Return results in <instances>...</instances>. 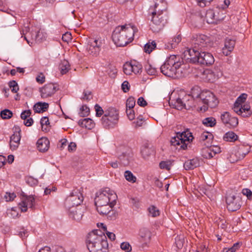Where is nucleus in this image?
I'll list each match as a JSON object with an SVG mask.
<instances>
[{
  "mask_svg": "<svg viewBox=\"0 0 252 252\" xmlns=\"http://www.w3.org/2000/svg\"><path fill=\"white\" fill-rule=\"evenodd\" d=\"M205 18L208 23H216L218 20L217 18H216L215 12L212 9H209L207 11Z\"/></svg>",
  "mask_w": 252,
  "mask_h": 252,
  "instance_id": "34",
  "label": "nucleus"
},
{
  "mask_svg": "<svg viewBox=\"0 0 252 252\" xmlns=\"http://www.w3.org/2000/svg\"><path fill=\"white\" fill-rule=\"evenodd\" d=\"M213 136L211 133L204 131L201 133L200 136V140H208V142H210L213 139Z\"/></svg>",
  "mask_w": 252,
  "mask_h": 252,
  "instance_id": "47",
  "label": "nucleus"
},
{
  "mask_svg": "<svg viewBox=\"0 0 252 252\" xmlns=\"http://www.w3.org/2000/svg\"><path fill=\"white\" fill-rule=\"evenodd\" d=\"M21 130L14 132L10 137L9 145L12 150H16L19 147L21 136L20 134Z\"/></svg>",
  "mask_w": 252,
  "mask_h": 252,
  "instance_id": "20",
  "label": "nucleus"
},
{
  "mask_svg": "<svg viewBox=\"0 0 252 252\" xmlns=\"http://www.w3.org/2000/svg\"><path fill=\"white\" fill-rule=\"evenodd\" d=\"M132 65L131 63H126L123 66V70L126 75H131L132 72Z\"/></svg>",
  "mask_w": 252,
  "mask_h": 252,
  "instance_id": "46",
  "label": "nucleus"
},
{
  "mask_svg": "<svg viewBox=\"0 0 252 252\" xmlns=\"http://www.w3.org/2000/svg\"><path fill=\"white\" fill-rule=\"evenodd\" d=\"M182 95L180 94L175 99L170 100L169 104L172 105L175 108L178 110H181L185 108L183 101H182Z\"/></svg>",
  "mask_w": 252,
  "mask_h": 252,
  "instance_id": "29",
  "label": "nucleus"
},
{
  "mask_svg": "<svg viewBox=\"0 0 252 252\" xmlns=\"http://www.w3.org/2000/svg\"><path fill=\"white\" fill-rule=\"evenodd\" d=\"M193 138L191 133L189 130H186L182 132H177L176 136L171 138L170 142L172 146H180L179 150H185L187 148L188 145L186 142H189Z\"/></svg>",
  "mask_w": 252,
  "mask_h": 252,
  "instance_id": "6",
  "label": "nucleus"
},
{
  "mask_svg": "<svg viewBox=\"0 0 252 252\" xmlns=\"http://www.w3.org/2000/svg\"><path fill=\"white\" fill-rule=\"evenodd\" d=\"M101 225L102 226V228L104 231L106 232L108 237L111 240H115L116 238L115 234L112 232L107 231V227L106 225H104L103 223H101Z\"/></svg>",
  "mask_w": 252,
  "mask_h": 252,
  "instance_id": "58",
  "label": "nucleus"
},
{
  "mask_svg": "<svg viewBox=\"0 0 252 252\" xmlns=\"http://www.w3.org/2000/svg\"><path fill=\"white\" fill-rule=\"evenodd\" d=\"M97 39H89L88 43L87 49L90 54L93 56H97L100 50V42L98 43Z\"/></svg>",
  "mask_w": 252,
  "mask_h": 252,
  "instance_id": "17",
  "label": "nucleus"
},
{
  "mask_svg": "<svg viewBox=\"0 0 252 252\" xmlns=\"http://www.w3.org/2000/svg\"><path fill=\"white\" fill-rule=\"evenodd\" d=\"M148 211L149 214L151 215L152 217H156L158 216L160 214L159 210L154 205H152L149 207Z\"/></svg>",
  "mask_w": 252,
  "mask_h": 252,
  "instance_id": "45",
  "label": "nucleus"
},
{
  "mask_svg": "<svg viewBox=\"0 0 252 252\" xmlns=\"http://www.w3.org/2000/svg\"><path fill=\"white\" fill-rule=\"evenodd\" d=\"M139 235L141 238V242H143V247L144 245L147 246L148 243L150 242L151 238V233L147 228H143L140 229L139 232Z\"/></svg>",
  "mask_w": 252,
  "mask_h": 252,
  "instance_id": "24",
  "label": "nucleus"
},
{
  "mask_svg": "<svg viewBox=\"0 0 252 252\" xmlns=\"http://www.w3.org/2000/svg\"><path fill=\"white\" fill-rule=\"evenodd\" d=\"M131 155L130 150L125 148L122 150L121 154L118 155L119 158L123 165L126 166L129 164Z\"/></svg>",
  "mask_w": 252,
  "mask_h": 252,
  "instance_id": "23",
  "label": "nucleus"
},
{
  "mask_svg": "<svg viewBox=\"0 0 252 252\" xmlns=\"http://www.w3.org/2000/svg\"><path fill=\"white\" fill-rule=\"evenodd\" d=\"M114 205L111 204H107L103 205L102 206H96V210L97 212L101 215H106L108 213L110 209L113 208Z\"/></svg>",
  "mask_w": 252,
  "mask_h": 252,
  "instance_id": "35",
  "label": "nucleus"
},
{
  "mask_svg": "<svg viewBox=\"0 0 252 252\" xmlns=\"http://www.w3.org/2000/svg\"><path fill=\"white\" fill-rule=\"evenodd\" d=\"M49 106L47 102H38L33 106V110L35 113H43L47 110Z\"/></svg>",
  "mask_w": 252,
  "mask_h": 252,
  "instance_id": "31",
  "label": "nucleus"
},
{
  "mask_svg": "<svg viewBox=\"0 0 252 252\" xmlns=\"http://www.w3.org/2000/svg\"><path fill=\"white\" fill-rule=\"evenodd\" d=\"M212 147L210 148H206L203 149L202 152V156L204 158H211L216 155L217 153L220 152V149H218V151H213Z\"/></svg>",
  "mask_w": 252,
  "mask_h": 252,
  "instance_id": "32",
  "label": "nucleus"
},
{
  "mask_svg": "<svg viewBox=\"0 0 252 252\" xmlns=\"http://www.w3.org/2000/svg\"><path fill=\"white\" fill-rule=\"evenodd\" d=\"M131 63L133 67L132 72L136 74L142 72V65L139 63L134 61Z\"/></svg>",
  "mask_w": 252,
  "mask_h": 252,
  "instance_id": "42",
  "label": "nucleus"
},
{
  "mask_svg": "<svg viewBox=\"0 0 252 252\" xmlns=\"http://www.w3.org/2000/svg\"><path fill=\"white\" fill-rule=\"evenodd\" d=\"M235 40L226 38L224 41V46L222 49V53L225 56L229 55L233 51L235 45Z\"/></svg>",
  "mask_w": 252,
  "mask_h": 252,
  "instance_id": "21",
  "label": "nucleus"
},
{
  "mask_svg": "<svg viewBox=\"0 0 252 252\" xmlns=\"http://www.w3.org/2000/svg\"><path fill=\"white\" fill-rule=\"evenodd\" d=\"M36 144L39 151L40 152H45L47 151L49 148L50 142L48 138L42 137L38 140Z\"/></svg>",
  "mask_w": 252,
  "mask_h": 252,
  "instance_id": "25",
  "label": "nucleus"
},
{
  "mask_svg": "<svg viewBox=\"0 0 252 252\" xmlns=\"http://www.w3.org/2000/svg\"><path fill=\"white\" fill-rule=\"evenodd\" d=\"M159 165L161 169L169 170L171 165V162L170 160L162 161L159 163Z\"/></svg>",
  "mask_w": 252,
  "mask_h": 252,
  "instance_id": "52",
  "label": "nucleus"
},
{
  "mask_svg": "<svg viewBox=\"0 0 252 252\" xmlns=\"http://www.w3.org/2000/svg\"><path fill=\"white\" fill-rule=\"evenodd\" d=\"M121 248L126 252H129L131 251V247L128 242H123L121 244Z\"/></svg>",
  "mask_w": 252,
  "mask_h": 252,
  "instance_id": "59",
  "label": "nucleus"
},
{
  "mask_svg": "<svg viewBox=\"0 0 252 252\" xmlns=\"http://www.w3.org/2000/svg\"><path fill=\"white\" fill-rule=\"evenodd\" d=\"M227 208L231 212L236 211L241 206V199L239 196L234 195H229L226 197Z\"/></svg>",
  "mask_w": 252,
  "mask_h": 252,
  "instance_id": "12",
  "label": "nucleus"
},
{
  "mask_svg": "<svg viewBox=\"0 0 252 252\" xmlns=\"http://www.w3.org/2000/svg\"><path fill=\"white\" fill-rule=\"evenodd\" d=\"M83 216V210L81 208L71 207L69 208V216L72 219L80 221Z\"/></svg>",
  "mask_w": 252,
  "mask_h": 252,
  "instance_id": "22",
  "label": "nucleus"
},
{
  "mask_svg": "<svg viewBox=\"0 0 252 252\" xmlns=\"http://www.w3.org/2000/svg\"><path fill=\"white\" fill-rule=\"evenodd\" d=\"M94 108L96 111V116L100 117L104 113V111L98 104H95L94 106Z\"/></svg>",
  "mask_w": 252,
  "mask_h": 252,
  "instance_id": "60",
  "label": "nucleus"
},
{
  "mask_svg": "<svg viewBox=\"0 0 252 252\" xmlns=\"http://www.w3.org/2000/svg\"><path fill=\"white\" fill-rule=\"evenodd\" d=\"M90 113V109L86 105H83L80 109L79 114L80 117H84L87 116Z\"/></svg>",
  "mask_w": 252,
  "mask_h": 252,
  "instance_id": "48",
  "label": "nucleus"
},
{
  "mask_svg": "<svg viewBox=\"0 0 252 252\" xmlns=\"http://www.w3.org/2000/svg\"><path fill=\"white\" fill-rule=\"evenodd\" d=\"M8 85L9 88L11 89V91L13 93H17L18 91L19 90V86L17 83L15 81L12 80L10 81Z\"/></svg>",
  "mask_w": 252,
  "mask_h": 252,
  "instance_id": "53",
  "label": "nucleus"
},
{
  "mask_svg": "<svg viewBox=\"0 0 252 252\" xmlns=\"http://www.w3.org/2000/svg\"><path fill=\"white\" fill-rule=\"evenodd\" d=\"M58 90L57 84L48 83L39 89V92L42 98H47L52 96Z\"/></svg>",
  "mask_w": 252,
  "mask_h": 252,
  "instance_id": "11",
  "label": "nucleus"
},
{
  "mask_svg": "<svg viewBox=\"0 0 252 252\" xmlns=\"http://www.w3.org/2000/svg\"><path fill=\"white\" fill-rule=\"evenodd\" d=\"M201 161L197 158L188 160L184 164L186 170H192L200 166Z\"/></svg>",
  "mask_w": 252,
  "mask_h": 252,
  "instance_id": "26",
  "label": "nucleus"
},
{
  "mask_svg": "<svg viewBox=\"0 0 252 252\" xmlns=\"http://www.w3.org/2000/svg\"><path fill=\"white\" fill-rule=\"evenodd\" d=\"M238 139V136L233 131H228L223 136V139L225 141L233 142Z\"/></svg>",
  "mask_w": 252,
  "mask_h": 252,
  "instance_id": "37",
  "label": "nucleus"
},
{
  "mask_svg": "<svg viewBox=\"0 0 252 252\" xmlns=\"http://www.w3.org/2000/svg\"><path fill=\"white\" fill-rule=\"evenodd\" d=\"M155 151L153 147H150L148 144L142 146L141 149V154L143 158L149 159L151 156L154 154Z\"/></svg>",
  "mask_w": 252,
  "mask_h": 252,
  "instance_id": "27",
  "label": "nucleus"
},
{
  "mask_svg": "<svg viewBox=\"0 0 252 252\" xmlns=\"http://www.w3.org/2000/svg\"><path fill=\"white\" fill-rule=\"evenodd\" d=\"M83 196L82 193L78 189H74L65 200V204L68 207H74L78 206L82 202Z\"/></svg>",
  "mask_w": 252,
  "mask_h": 252,
  "instance_id": "10",
  "label": "nucleus"
},
{
  "mask_svg": "<svg viewBox=\"0 0 252 252\" xmlns=\"http://www.w3.org/2000/svg\"><path fill=\"white\" fill-rule=\"evenodd\" d=\"M182 98L185 106V108L189 109L190 108L195 106V100L189 94H185L182 95Z\"/></svg>",
  "mask_w": 252,
  "mask_h": 252,
  "instance_id": "28",
  "label": "nucleus"
},
{
  "mask_svg": "<svg viewBox=\"0 0 252 252\" xmlns=\"http://www.w3.org/2000/svg\"><path fill=\"white\" fill-rule=\"evenodd\" d=\"M31 114L32 112L30 110H25L21 113V118L25 120L31 116Z\"/></svg>",
  "mask_w": 252,
  "mask_h": 252,
  "instance_id": "62",
  "label": "nucleus"
},
{
  "mask_svg": "<svg viewBox=\"0 0 252 252\" xmlns=\"http://www.w3.org/2000/svg\"><path fill=\"white\" fill-rule=\"evenodd\" d=\"M13 113L10 110L5 109L0 112V116L3 119H8L12 117Z\"/></svg>",
  "mask_w": 252,
  "mask_h": 252,
  "instance_id": "49",
  "label": "nucleus"
},
{
  "mask_svg": "<svg viewBox=\"0 0 252 252\" xmlns=\"http://www.w3.org/2000/svg\"><path fill=\"white\" fill-rule=\"evenodd\" d=\"M202 94V92H201L200 88L198 87H195L191 89V94H189L195 101L199 99L201 101Z\"/></svg>",
  "mask_w": 252,
  "mask_h": 252,
  "instance_id": "33",
  "label": "nucleus"
},
{
  "mask_svg": "<svg viewBox=\"0 0 252 252\" xmlns=\"http://www.w3.org/2000/svg\"><path fill=\"white\" fill-rule=\"evenodd\" d=\"M135 104V100L133 97H129L126 100V109H132Z\"/></svg>",
  "mask_w": 252,
  "mask_h": 252,
  "instance_id": "54",
  "label": "nucleus"
},
{
  "mask_svg": "<svg viewBox=\"0 0 252 252\" xmlns=\"http://www.w3.org/2000/svg\"><path fill=\"white\" fill-rule=\"evenodd\" d=\"M182 38L180 35H178L175 36L172 40L171 43V47L174 48L180 43L181 41Z\"/></svg>",
  "mask_w": 252,
  "mask_h": 252,
  "instance_id": "56",
  "label": "nucleus"
},
{
  "mask_svg": "<svg viewBox=\"0 0 252 252\" xmlns=\"http://www.w3.org/2000/svg\"><path fill=\"white\" fill-rule=\"evenodd\" d=\"M33 31L30 32V28L28 27H25L21 32V34L24 35V39L27 41L28 43L30 44V41L28 39V37H31L32 35Z\"/></svg>",
  "mask_w": 252,
  "mask_h": 252,
  "instance_id": "43",
  "label": "nucleus"
},
{
  "mask_svg": "<svg viewBox=\"0 0 252 252\" xmlns=\"http://www.w3.org/2000/svg\"><path fill=\"white\" fill-rule=\"evenodd\" d=\"M201 101L207 106H203L204 110L207 109L208 107L211 108H215L219 103V101L213 93L209 91L202 92Z\"/></svg>",
  "mask_w": 252,
  "mask_h": 252,
  "instance_id": "9",
  "label": "nucleus"
},
{
  "mask_svg": "<svg viewBox=\"0 0 252 252\" xmlns=\"http://www.w3.org/2000/svg\"><path fill=\"white\" fill-rule=\"evenodd\" d=\"M183 59L179 56L171 55L160 67L161 72L164 75L172 78H180L182 75V66Z\"/></svg>",
  "mask_w": 252,
  "mask_h": 252,
  "instance_id": "3",
  "label": "nucleus"
},
{
  "mask_svg": "<svg viewBox=\"0 0 252 252\" xmlns=\"http://www.w3.org/2000/svg\"><path fill=\"white\" fill-rule=\"evenodd\" d=\"M145 69L147 73L150 75H155L157 73V68L149 63L145 64Z\"/></svg>",
  "mask_w": 252,
  "mask_h": 252,
  "instance_id": "38",
  "label": "nucleus"
},
{
  "mask_svg": "<svg viewBox=\"0 0 252 252\" xmlns=\"http://www.w3.org/2000/svg\"><path fill=\"white\" fill-rule=\"evenodd\" d=\"M137 32L136 28L130 24L118 26L113 31L112 40L117 46H125L132 41L134 33Z\"/></svg>",
  "mask_w": 252,
  "mask_h": 252,
  "instance_id": "2",
  "label": "nucleus"
},
{
  "mask_svg": "<svg viewBox=\"0 0 252 252\" xmlns=\"http://www.w3.org/2000/svg\"><path fill=\"white\" fill-rule=\"evenodd\" d=\"M250 108V106L248 104L242 105L239 104H236L235 102L233 109L238 115L243 117H248L251 116L252 114Z\"/></svg>",
  "mask_w": 252,
  "mask_h": 252,
  "instance_id": "16",
  "label": "nucleus"
},
{
  "mask_svg": "<svg viewBox=\"0 0 252 252\" xmlns=\"http://www.w3.org/2000/svg\"><path fill=\"white\" fill-rule=\"evenodd\" d=\"M214 62V58L211 53L201 51L198 63L208 66L213 64Z\"/></svg>",
  "mask_w": 252,
  "mask_h": 252,
  "instance_id": "18",
  "label": "nucleus"
},
{
  "mask_svg": "<svg viewBox=\"0 0 252 252\" xmlns=\"http://www.w3.org/2000/svg\"><path fill=\"white\" fill-rule=\"evenodd\" d=\"M149 16L151 17V23L150 24V29L154 32H158L163 29L167 23V15L156 14L155 11H152V13H149Z\"/></svg>",
  "mask_w": 252,
  "mask_h": 252,
  "instance_id": "7",
  "label": "nucleus"
},
{
  "mask_svg": "<svg viewBox=\"0 0 252 252\" xmlns=\"http://www.w3.org/2000/svg\"><path fill=\"white\" fill-rule=\"evenodd\" d=\"M247 97V94H241L236 99L235 103L236 104H239L242 105V104L245 101Z\"/></svg>",
  "mask_w": 252,
  "mask_h": 252,
  "instance_id": "57",
  "label": "nucleus"
},
{
  "mask_svg": "<svg viewBox=\"0 0 252 252\" xmlns=\"http://www.w3.org/2000/svg\"><path fill=\"white\" fill-rule=\"evenodd\" d=\"M86 244L90 252H109L108 244L104 232L94 230L88 234Z\"/></svg>",
  "mask_w": 252,
  "mask_h": 252,
  "instance_id": "1",
  "label": "nucleus"
},
{
  "mask_svg": "<svg viewBox=\"0 0 252 252\" xmlns=\"http://www.w3.org/2000/svg\"><path fill=\"white\" fill-rule=\"evenodd\" d=\"M23 198L21 202L19 204L20 208L22 212H25L27 211V206H29V207L31 209L34 208L35 203V198L32 195H26L24 192L21 193Z\"/></svg>",
  "mask_w": 252,
  "mask_h": 252,
  "instance_id": "13",
  "label": "nucleus"
},
{
  "mask_svg": "<svg viewBox=\"0 0 252 252\" xmlns=\"http://www.w3.org/2000/svg\"><path fill=\"white\" fill-rule=\"evenodd\" d=\"M60 69L62 75L66 74L70 69V65L67 61L64 60L60 64Z\"/></svg>",
  "mask_w": 252,
  "mask_h": 252,
  "instance_id": "36",
  "label": "nucleus"
},
{
  "mask_svg": "<svg viewBox=\"0 0 252 252\" xmlns=\"http://www.w3.org/2000/svg\"><path fill=\"white\" fill-rule=\"evenodd\" d=\"M117 196L113 190L109 188H105L97 193L94 199L96 206H102L108 204L115 205Z\"/></svg>",
  "mask_w": 252,
  "mask_h": 252,
  "instance_id": "4",
  "label": "nucleus"
},
{
  "mask_svg": "<svg viewBox=\"0 0 252 252\" xmlns=\"http://www.w3.org/2000/svg\"><path fill=\"white\" fill-rule=\"evenodd\" d=\"M184 240L183 236H177L175 238V244L178 249H181L184 245Z\"/></svg>",
  "mask_w": 252,
  "mask_h": 252,
  "instance_id": "51",
  "label": "nucleus"
},
{
  "mask_svg": "<svg viewBox=\"0 0 252 252\" xmlns=\"http://www.w3.org/2000/svg\"><path fill=\"white\" fill-rule=\"evenodd\" d=\"M43 35L40 31H34L31 35V39L33 41H40L42 40Z\"/></svg>",
  "mask_w": 252,
  "mask_h": 252,
  "instance_id": "44",
  "label": "nucleus"
},
{
  "mask_svg": "<svg viewBox=\"0 0 252 252\" xmlns=\"http://www.w3.org/2000/svg\"><path fill=\"white\" fill-rule=\"evenodd\" d=\"M124 176L127 181L132 183L136 182V177L133 175L131 171L129 170L126 171L124 173Z\"/></svg>",
  "mask_w": 252,
  "mask_h": 252,
  "instance_id": "41",
  "label": "nucleus"
},
{
  "mask_svg": "<svg viewBox=\"0 0 252 252\" xmlns=\"http://www.w3.org/2000/svg\"><path fill=\"white\" fill-rule=\"evenodd\" d=\"M119 120V114L116 109L110 108L105 111L104 115L102 116L101 122L106 129L114 128L117 124Z\"/></svg>",
  "mask_w": 252,
  "mask_h": 252,
  "instance_id": "5",
  "label": "nucleus"
},
{
  "mask_svg": "<svg viewBox=\"0 0 252 252\" xmlns=\"http://www.w3.org/2000/svg\"><path fill=\"white\" fill-rule=\"evenodd\" d=\"M126 113L127 117L130 120H132L134 119L135 115L134 111L132 109H126Z\"/></svg>",
  "mask_w": 252,
  "mask_h": 252,
  "instance_id": "61",
  "label": "nucleus"
},
{
  "mask_svg": "<svg viewBox=\"0 0 252 252\" xmlns=\"http://www.w3.org/2000/svg\"><path fill=\"white\" fill-rule=\"evenodd\" d=\"M222 122L229 128H234L238 125V119L235 117H231L229 113L225 112L220 116Z\"/></svg>",
  "mask_w": 252,
  "mask_h": 252,
  "instance_id": "14",
  "label": "nucleus"
},
{
  "mask_svg": "<svg viewBox=\"0 0 252 252\" xmlns=\"http://www.w3.org/2000/svg\"><path fill=\"white\" fill-rule=\"evenodd\" d=\"M202 123L207 126L213 127L216 125V120L213 117H208L203 120Z\"/></svg>",
  "mask_w": 252,
  "mask_h": 252,
  "instance_id": "40",
  "label": "nucleus"
},
{
  "mask_svg": "<svg viewBox=\"0 0 252 252\" xmlns=\"http://www.w3.org/2000/svg\"><path fill=\"white\" fill-rule=\"evenodd\" d=\"M196 48L189 49L184 52V57L185 60L190 63H198L199 58L201 53Z\"/></svg>",
  "mask_w": 252,
  "mask_h": 252,
  "instance_id": "15",
  "label": "nucleus"
},
{
  "mask_svg": "<svg viewBox=\"0 0 252 252\" xmlns=\"http://www.w3.org/2000/svg\"><path fill=\"white\" fill-rule=\"evenodd\" d=\"M156 47V43L155 41H152V42H148L145 45L144 51L148 54H150L152 51Z\"/></svg>",
  "mask_w": 252,
  "mask_h": 252,
  "instance_id": "39",
  "label": "nucleus"
},
{
  "mask_svg": "<svg viewBox=\"0 0 252 252\" xmlns=\"http://www.w3.org/2000/svg\"><path fill=\"white\" fill-rule=\"evenodd\" d=\"M78 125L82 127L91 129L94 127L95 124L90 118H85L79 121Z\"/></svg>",
  "mask_w": 252,
  "mask_h": 252,
  "instance_id": "30",
  "label": "nucleus"
},
{
  "mask_svg": "<svg viewBox=\"0 0 252 252\" xmlns=\"http://www.w3.org/2000/svg\"><path fill=\"white\" fill-rule=\"evenodd\" d=\"M191 44L194 48L201 50L212 47L213 43L207 36L204 34H197L192 37Z\"/></svg>",
  "mask_w": 252,
  "mask_h": 252,
  "instance_id": "8",
  "label": "nucleus"
},
{
  "mask_svg": "<svg viewBox=\"0 0 252 252\" xmlns=\"http://www.w3.org/2000/svg\"><path fill=\"white\" fill-rule=\"evenodd\" d=\"M36 81L39 84H43L45 81V77L43 73H40L36 77Z\"/></svg>",
  "mask_w": 252,
  "mask_h": 252,
  "instance_id": "63",
  "label": "nucleus"
},
{
  "mask_svg": "<svg viewBox=\"0 0 252 252\" xmlns=\"http://www.w3.org/2000/svg\"><path fill=\"white\" fill-rule=\"evenodd\" d=\"M16 195L14 193L6 192L4 197L6 201H10L13 200L16 197Z\"/></svg>",
  "mask_w": 252,
  "mask_h": 252,
  "instance_id": "64",
  "label": "nucleus"
},
{
  "mask_svg": "<svg viewBox=\"0 0 252 252\" xmlns=\"http://www.w3.org/2000/svg\"><path fill=\"white\" fill-rule=\"evenodd\" d=\"M160 3L155 2L154 6H150L149 9V13H152V11H155L156 14H166L164 13L166 9V3L163 0H159Z\"/></svg>",
  "mask_w": 252,
  "mask_h": 252,
  "instance_id": "19",
  "label": "nucleus"
},
{
  "mask_svg": "<svg viewBox=\"0 0 252 252\" xmlns=\"http://www.w3.org/2000/svg\"><path fill=\"white\" fill-rule=\"evenodd\" d=\"M250 149L251 147L249 146H243L242 147L239 148L238 153L240 155H242L243 158H244L245 156L249 153Z\"/></svg>",
  "mask_w": 252,
  "mask_h": 252,
  "instance_id": "50",
  "label": "nucleus"
},
{
  "mask_svg": "<svg viewBox=\"0 0 252 252\" xmlns=\"http://www.w3.org/2000/svg\"><path fill=\"white\" fill-rule=\"evenodd\" d=\"M105 215L107 217V218L109 220H115L117 216V213L115 210L111 208L109 210V212L107 213Z\"/></svg>",
  "mask_w": 252,
  "mask_h": 252,
  "instance_id": "55",
  "label": "nucleus"
}]
</instances>
